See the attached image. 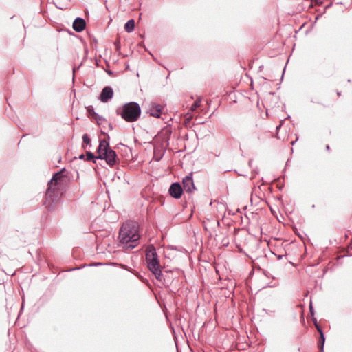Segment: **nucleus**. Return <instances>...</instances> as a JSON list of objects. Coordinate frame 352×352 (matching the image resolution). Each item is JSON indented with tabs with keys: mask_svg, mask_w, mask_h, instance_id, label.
<instances>
[{
	"mask_svg": "<svg viewBox=\"0 0 352 352\" xmlns=\"http://www.w3.org/2000/svg\"><path fill=\"white\" fill-rule=\"evenodd\" d=\"M113 90L111 87H104L100 95V100L102 102H107L110 99L113 98Z\"/></svg>",
	"mask_w": 352,
	"mask_h": 352,
	"instance_id": "1a4fd4ad",
	"label": "nucleus"
},
{
	"mask_svg": "<svg viewBox=\"0 0 352 352\" xmlns=\"http://www.w3.org/2000/svg\"><path fill=\"white\" fill-rule=\"evenodd\" d=\"M135 21L133 19L129 20L124 25V30L126 32H131L134 30Z\"/></svg>",
	"mask_w": 352,
	"mask_h": 352,
	"instance_id": "4468645a",
	"label": "nucleus"
},
{
	"mask_svg": "<svg viewBox=\"0 0 352 352\" xmlns=\"http://www.w3.org/2000/svg\"><path fill=\"white\" fill-rule=\"evenodd\" d=\"M95 265H101V263H96Z\"/></svg>",
	"mask_w": 352,
	"mask_h": 352,
	"instance_id": "7c9ffc66",
	"label": "nucleus"
},
{
	"mask_svg": "<svg viewBox=\"0 0 352 352\" xmlns=\"http://www.w3.org/2000/svg\"><path fill=\"white\" fill-rule=\"evenodd\" d=\"M283 257V256H279L278 258L280 259Z\"/></svg>",
	"mask_w": 352,
	"mask_h": 352,
	"instance_id": "2f4dec72",
	"label": "nucleus"
},
{
	"mask_svg": "<svg viewBox=\"0 0 352 352\" xmlns=\"http://www.w3.org/2000/svg\"><path fill=\"white\" fill-rule=\"evenodd\" d=\"M309 311H310L311 315L312 316H314V310L311 302H310V305H309Z\"/></svg>",
	"mask_w": 352,
	"mask_h": 352,
	"instance_id": "a211bd4d",
	"label": "nucleus"
},
{
	"mask_svg": "<svg viewBox=\"0 0 352 352\" xmlns=\"http://www.w3.org/2000/svg\"><path fill=\"white\" fill-rule=\"evenodd\" d=\"M65 169L63 168L53 175L47 184L46 198H58L63 195L60 188L65 186L69 180V177L65 175Z\"/></svg>",
	"mask_w": 352,
	"mask_h": 352,
	"instance_id": "7ed1b4c3",
	"label": "nucleus"
},
{
	"mask_svg": "<svg viewBox=\"0 0 352 352\" xmlns=\"http://www.w3.org/2000/svg\"><path fill=\"white\" fill-rule=\"evenodd\" d=\"M200 105H201V99L198 98L192 104L190 109L192 111H195L196 109H197L199 107H200Z\"/></svg>",
	"mask_w": 352,
	"mask_h": 352,
	"instance_id": "2eb2a0df",
	"label": "nucleus"
},
{
	"mask_svg": "<svg viewBox=\"0 0 352 352\" xmlns=\"http://www.w3.org/2000/svg\"><path fill=\"white\" fill-rule=\"evenodd\" d=\"M84 157H85V155L83 154H82L79 156V159H84Z\"/></svg>",
	"mask_w": 352,
	"mask_h": 352,
	"instance_id": "393cba45",
	"label": "nucleus"
},
{
	"mask_svg": "<svg viewBox=\"0 0 352 352\" xmlns=\"http://www.w3.org/2000/svg\"><path fill=\"white\" fill-rule=\"evenodd\" d=\"M250 200L251 204L252 205V204H253V203H254V201H257L258 199H250Z\"/></svg>",
	"mask_w": 352,
	"mask_h": 352,
	"instance_id": "5701e85b",
	"label": "nucleus"
},
{
	"mask_svg": "<svg viewBox=\"0 0 352 352\" xmlns=\"http://www.w3.org/2000/svg\"><path fill=\"white\" fill-rule=\"evenodd\" d=\"M93 116L94 117V118L99 121V120H102L103 119V118L100 116H99L98 113H96V112L93 111Z\"/></svg>",
	"mask_w": 352,
	"mask_h": 352,
	"instance_id": "f3484780",
	"label": "nucleus"
},
{
	"mask_svg": "<svg viewBox=\"0 0 352 352\" xmlns=\"http://www.w3.org/2000/svg\"><path fill=\"white\" fill-rule=\"evenodd\" d=\"M261 133L254 127L253 129L248 131V139L252 142H256L260 140Z\"/></svg>",
	"mask_w": 352,
	"mask_h": 352,
	"instance_id": "f8f14e48",
	"label": "nucleus"
},
{
	"mask_svg": "<svg viewBox=\"0 0 352 352\" xmlns=\"http://www.w3.org/2000/svg\"><path fill=\"white\" fill-rule=\"evenodd\" d=\"M117 113L128 122L137 121L141 115V108L138 103L130 102L124 104L120 110L117 109Z\"/></svg>",
	"mask_w": 352,
	"mask_h": 352,
	"instance_id": "39448f33",
	"label": "nucleus"
},
{
	"mask_svg": "<svg viewBox=\"0 0 352 352\" xmlns=\"http://www.w3.org/2000/svg\"><path fill=\"white\" fill-rule=\"evenodd\" d=\"M145 259L148 270L155 276L156 279L160 282L165 283V276L162 272L160 260L153 245H149L146 248Z\"/></svg>",
	"mask_w": 352,
	"mask_h": 352,
	"instance_id": "20e7f679",
	"label": "nucleus"
},
{
	"mask_svg": "<svg viewBox=\"0 0 352 352\" xmlns=\"http://www.w3.org/2000/svg\"><path fill=\"white\" fill-rule=\"evenodd\" d=\"M228 243H229V241L227 240L226 242H225L223 244L228 245Z\"/></svg>",
	"mask_w": 352,
	"mask_h": 352,
	"instance_id": "a878e982",
	"label": "nucleus"
},
{
	"mask_svg": "<svg viewBox=\"0 0 352 352\" xmlns=\"http://www.w3.org/2000/svg\"><path fill=\"white\" fill-rule=\"evenodd\" d=\"M169 194L173 198H180L183 192L182 186L179 183L175 182L169 188Z\"/></svg>",
	"mask_w": 352,
	"mask_h": 352,
	"instance_id": "0eeeda50",
	"label": "nucleus"
},
{
	"mask_svg": "<svg viewBox=\"0 0 352 352\" xmlns=\"http://www.w3.org/2000/svg\"><path fill=\"white\" fill-rule=\"evenodd\" d=\"M320 352H321V351H320Z\"/></svg>",
	"mask_w": 352,
	"mask_h": 352,
	"instance_id": "473e14b6",
	"label": "nucleus"
},
{
	"mask_svg": "<svg viewBox=\"0 0 352 352\" xmlns=\"http://www.w3.org/2000/svg\"><path fill=\"white\" fill-rule=\"evenodd\" d=\"M218 205H219V207L220 208V209H224L225 208V206L223 203H219L218 202Z\"/></svg>",
	"mask_w": 352,
	"mask_h": 352,
	"instance_id": "aec40b11",
	"label": "nucleus"
},
{
	"mask_svg": "<svg viewBox=\"0 0 352 352\" xmlns=\"http://www.w3.org/2000/svg\"><path fill=\"white\" fill-rule=\"evenodd\" d=\"M261 200H262L264 203L267 204L270 206V210H271L272 212V213H274V209L271 207V206H270V203L267 202V201H266V199H261Z\"/></svg>",
	"mask_w": 352,
	"mask_h": 352,
	"instance_id": "6ab92c4d",
	"label": "nucleus"
},
{
	"mask_svg": "<svg viewBox=\"0 0 352 352\" xmlns=\"http://www.w3.org/2000/svg\"><path fill=\"white\" fill-rule=\"evenodd\" d=\"M161 157L159 158H156L155 160L159 161L160 160Z\"/></svg>",
	"mask_w": 352,
	"mask_h": 352,
	"instance_id": "cd10ccee",
	"label": "nucleus"
},
{
	"mask_svg": "<svg viewBox=\"0 0 352 352\" xmlns=\"http://www.w3.org/2000/svg\"><path fill=\"white\" fill-rule=\"evenodd\" d=\"M326 148H327V150H329V145H327Z\"/></svg>",
	"mask_w": 352,
	"mask_h": 352,
	"instance_id": "bb28decb",
	"label": "nucleus"
},
{
	"mask_svg": "<svg viewBox=\"0 0 352 352\" xmlns=\"http://www.w3.org/2000/svg\"><path fill=\"white\" fill-rule=\"evenodd\" d=\"M252 161V160H250L249 161V164H250V165L251 164Z\"/></svg>",
	"mask_w": 352,
	"mask_h": 352,
	"instance_id": "c756f323",
	"label": "nucleus"
},
{
	"mask_svg": "<svg viewBox=\"0 0 352 352\" xmlns=\"http://www.w3.org/2000/svg\"><path fill=\"white\" fill-rule=\"evenodd\" d=\"M316 329L320 333L319 340H318V347L321 352H324V345L325 342V337L324 332L320 325H316Z\"/></svg>",
	"mask_w": 352,
	"mask_h": 352,
	"instance_id": "ddd939ff",
	"label": "nucleus"
},
{
	"mask_svg": "<svg viewBox=\"0 0 352 352\" xmlns=\"http://www.w3.org/2000/svg\"><path fill=\"white\" fill-rule=\"evenodd\" d=\"M140 237L138 223L136 221H129L122 224L119 239L123 248L131 250L135 248L138 245Z\"/></svg>",
	"mask_w": 352,
	"mask_h": 352,
	"instance_id": "f257e3e1",
	"label": "nucleus"
},
{
	"mask_svg": "<svg viewBox=\"0 0 352 352\" xmlns=\"http://www.w3.org/2000/svg\"><path fill=\"white\" fill-rule=\"evenodd\" d=\"M86 26V22L85 19L80 17H77L73 23V29L77 32H82Z\"/></svg>",
	"mask_w": 352,
	"mask_h": 352,
	"instance_id": "9d476101",
	"label": "nucleus"
},
{
	"mask_svg": "<svg viewBox=\"0 0 352 352\" xmlns=\"http://www.w3.org/2000/svg\"><path fill=\"white\" fill-rule=\"evenodd\" d=\"M60 199H45L43 205L49 211L54 210L59 204Z\"/></svg>",
	"mask_w": 352,
	"mask_h": 352,
	"instance_id": "9b49d317",
	"label": "nucleus"
},
{
	"mask_svg": "<svg viewBox=\"0 0 352 352\" xmlns=\"http://www.w3.org/2000/svg\"><path fill=\"white\" fill-rule=\"evenodd\" d=\"M182 188L183 191L188 193L192 192L196 189L191 173L183 178Z\"/></svg>",
	"mask_w": 352,
	"mask_h": 352,
	"instance_id": "423d86ee",
	"label": "nucleus"
},
{
	"mask_svg": "<svg viewBox=\"0 0 352 352\" xmlns=\"http://www.w3.org/2000/svg\"><path fill=\"white\" fill-rule=\"evenodd\" d=\"M97 153L98 156H95L93 153L87 151L86 153L87 160H94V162H96L94 160L96 159L104 160L110 166H113L117 163V154L110 148L109 141L105 139L100 140Z\"/></svg>",
	"mask_w": 352,
	"mask_h": 352,
	"instance_id": "f03ea898",
	"label": "nucleus"
},
{
	"mask_svg": "<svg viewBox=\"0 0 352 352\" xmlns=\"http://www.w3.org/2000/svg\"><path fill=\"white\" fill-rule=\"evenodd\" d=\"M215 223H216V224L217 225V226H219L220 223H219V220H216V221H215Z\"/></svg>",
	"mask_w": 352,
	"mask_h": 352,
	"instance_id": "b1692460",
	"label": "nucleus"
},
{
	"mask_svg": "<svg viewBox=\"0 0 352 352\" xmlns=\"http://www.w3.org/2000/svg\"><path fill=\"white\" fill-rule=\"evenodd\" d=\"M82 142L87 145H91V139L89 138L87 134H84L82 135Z\"/></svg>",
	"mask_w": 352,
	"mask_h": 352,
	"instance_id": "dca6fc26",
	"label": "nucleus"
},
{
	"mask_svg": "<svg viewBox=\"0 0 352 352\" xmlns=\"http://www.w3.org/2000/svg\"><path fill=\"white\" fill-rule=\"evenodd\" d=\"M162 109L163 107L161 104L152 102L149 105L148 112L150 116L159 118L162 114Z\"/></svg>",
	"mask_w": 352,
	"mask_h": 352,
	"instance_id": "6e6552de",
	"label": "nucleus"
},
{
	"mask_svg": "<svg viewBox=\"0 0 352 352\" xmlns=\"http://www.w3.org/2000/svg\"><path fill=\"white\" fill-rule=\"evenodd\" d=\"M312 2H314L316 3H322V0H311Z\"/></svg>",
	"mask_w": 352,
	"mask_h": 352,
	"instance_id": "412c9836",
	"label": "nucleus"
},
{
	"mask_svg": "<svg viewBox=\"0 0 352 352\" xmlns=\"http://www.w3.org/2000/svg\"><path fill=\"white\" fill-rule=\"evenodd\" d=\"M295 142H296V141H293V142H292V145H294V144H295Z\"/></svg>",
	"mask_w": 352,
	"mask_h": 352,
	"instance_id": "c85d7f7f",
	"label": "nucleus"
},
{
	"mask_svg": "<svg viewBox=\"0 0 352 352\" xmlns=\"http://www.w3.org/2000/svg\"><path fill=\"white\" fill-rule=\"evenodd\" d=\"M313 321H314V324H315V326H316V325H319V324H318L317 319H316V318H313Z\"/></svg>",
	"mask_w": 352,
	"mask_h": 352,
	"instance_id": "4be33fe9",
	"label": "nucleus"
}]
</instances>
